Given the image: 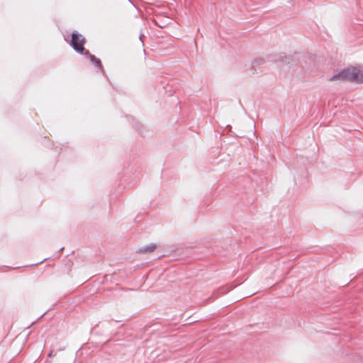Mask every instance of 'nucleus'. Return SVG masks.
I'll use <instances>...</instances> for the list:
<instances>
[{
	"label": "nucleus",
	"mask_w": 363,
	"mask_h": 363,
	"mask_svg": "<svg viewBox=\"0 0 363 363\" xmlns=\"http://www.w3.org/2000/svg\"><path fill=\"white\" fill-rule=\"evenodd\" d=\"M64 39L76 52L91 61V53L84 48L86 40L82 34L75 30L70 35L68 34L64 35Z\"/></svg>",
	"instance_id": "obj_1"
},
{
	"label": "nucleus",
	"mask_w": 363,
	"mask_h": 363,
	"mask_svg": "<svg viewBox=\"0 0 363 363\" xmlns=\"http://www.w3.org/2000/svg\"><path fill=\"white\" fill-rule=\"evenodd\" d=\"M331 80H348L361 82L363 81V70L357 67H349L342 69L338 74H335Z\"/></svg>",
	"instance_id": "obj_2"
},
{
	"label": "nucleus",
	"mask_w": 363,
	"mask_h": 363,
	"mask_svg": "<svg viewBox=\"0 0 363 363\" xmlns=\"http://www.w3.org/2000/svg\"><path fill=\"white\" fill-rule=\"evenodd\" d=\"M92 64L99 69V72L104 74V69L103 68L100 59L96 58L94 55H92Z\"/></svg>",
	"instance_id": "obj_3"
},
{
	"label": "nucleus",
	"mask_w": 363,
	"mask_h": 363,
	"mask_svg": "<svg viewBox=\"0 0 363 363\" xmlns=\"http://www.w3.org/2000/svg\"><path fill=\"white\" fill-rule=\"evenodd\" d=\"M155 248H156V245L155 244H150L149 245H147V246L140 248L138 252H152Z\"/></svg>",
	"instance_id": "obj_4"
},
{
	"label": "nucleus",
	"mask_w": 363,
	"mask_h": 363,
	"mask_svg": "<svg viewBox=\"0 0 363 363\" xmlns=\"http://www.w3.org/2000/svg\"><path fill=\"white\" fill-rule=\"evenodd\" d=\"M143 35L141 33V34L140 35V37H139V38H140V40H141L142 43L143 44V40H142V38H143Z\"/></svg>",
	"instance_id": "obj_5"
},
{
	"label": "nucleus",
	"mask_w": 363,
	"mask_h": 363,
	"mask_svg": "<svg viewBox=\"0 0 363 363\" xmlns=\"http://www.w3.org/2000/svg\"><path fill=\"white\" fill-rule=\"evenodd\" d=\"M47 259H44L43 261L40 262L39 263H42L44 261H46Z\"/></svg>",
	"instance_id": "obj_6"
},
{
	"label": "nucleus",
	"mask_w": 363,
	"mask_h": 363,
	"mask_svg": "<svg viewBox=\"0 0 363 363\" xmlns=\"http://www.w3.org/2000/svg\"><path fill=\"white\" fill-rule=\"evenodd\" d=\"M51 355H52V352H50L49 353V357H50Z\"/></svg>",
	"instance_id": "obj_7"
}]
</instances>
